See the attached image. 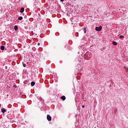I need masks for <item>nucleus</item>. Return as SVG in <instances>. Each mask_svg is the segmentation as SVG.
<instances>
[{"label":"nucleus","instance_id":"9d476101","mask_svg":"<svg viewBox=\"0 0 128 128\" xmlns=\"http://www.w3.org/2000/svg\"><path fill=\"white\" fill-rule=\"evenodd\" d=\"M112 44H114V46H116L118 44V43L116 42H113Z\"/></svg>","mask_w":128,"mask_h":128},{"label":"nucleus","instance_id":"20e7f679","mask_svg":"<svg viewBox=\"0 0 128 128\" xmlns=\"http://www.w3.org/2000/svg\"><path fill=\"white\" fill-rule=\"evenodd\" d=\"M2 114H4V112H6V108H3L1 110Z\"/></svg>","mask_w":128,"mask_h":128},{"label":"nucleus","instance_id":"ddd939ff","mask_svg":"<svg viewBox=\"0 0 128 128\" xmlns=\"http://www.w3.org/2000/svg\"><path fill=\"white\" fill-rule=\"evenodd\" d=\"M22 64L24 68H26V64H24V62H22Z\"/></svg>","mask_w":128,"mask_h":128},{"label":"nucleus","instance_id":"4468645a","mask_svg":"<svg viewBox=\"0 0 128 128\" xmlns=\"http://www.w3.org/2000/svg\"><path fill=\"white\" fill-rule=\"evenodd\" d=\"M84 34H86V28H84Z\"/></svg>","mask_w":128,"mask_h":128},{"label":"nucleus","instance_id":"dca6fc26","mask_svg":"<svg viewBox=\"0 0 128 128\" xmlns=\"http://www.w3.org/2000/svg\"><path fill=\"white\" fill-rule=\"evenodd\" d=\"M40 43L38 44V46H40Z\"/></svg>","mask_w":128,"mask_h":128},{"label":"nucleus","instance_id":"423d86ee","mask_svg":"<svg viewBox=\"0 0 128 128\" xmlns=\"http://www.w3.org/2000/svg\"><path fill=\"white\" fill-rule=\"evenodd\" d=\"M14 30H16H16H18V28L16 26H14Z\"/></svg>","mask_w":128,"mask_h":128},{"label":"nucleus","instance_id":"0eeeda50","mask_svg":"<svg viewBox=\"0 0 128 128\" xmlns=\"http://www.w3.org/2000/svg\"><path fill=\"white\" fill-rule=\"evenodd\" d=\"M0 50H4V46H0Z\"/></svg>","mask_w":128,"mask_h":128},{"label":"nucleus","instance_id":"f03ea898","mask_svg":"<svg viewBox=\"0 0 128 128\" xmlns=\"http://www.w3.org/2000/svg\"><path fill=\"white\" fill-rule=\"evenodd\" d=\"M102 26H100L99 27H96V32H100V30H102Z\"/></svg>","mask_w":128,"mask_h":128},{"label":"nucleus","instance_id":"9b49d317","mask_svg":"<svg viewBox=\"0 0 128 128\" xmlns=\"http://www.w3.org/2000/svg\"><path fill=\"white\" fill-rule=\"evenodd\" d=\"M18 20H22V16H20L18 18Z\"/></svg>","mask_w":128,"mask_h":128},{"label":"nucleus","instance_id":"6e6552de","mask_svg":"<svg viewBox=\"0 0 128 128\" xmlns=\"http://www.w3.org/2000/svg\"><path fill=\"white\" fill-rule=\"evenodd\" d=\"M36 84V82H31V86H34Z\"/></svg>","mask_w":128,"mask_h":128},{"label":"nucleus","instance_id":"f257e3e1","mask_svg":"<svg viewBox=\"0 0 128 128\" xmlns=\"http://www.w3.org/2000/svg\"><path fill=\"white\" fill-rule=\"evenodd\" d=\"M84 58H86V60H90V58H92V53L90 52H88L84 54Z\"/></svg>","mask_w":128,"mask_h":128},{"label":"nucleus","instance_id":"39448f33","mask_svg":"<svg viewBox=\"0 0 128 128\" xmlns=\"http://www.w3.org/2000/svg\"><path fill=\"white\" fill-rule=\"evenodd\" d=\"M24 12V8H22L20 10V12L22 14V12Z\"/></svg>","mask_w":128,"mask_h":128},{"label":"nucleus","instance_id":"2eb2a0df","mask_svg":"<svg viewBox=\"0 0 128 128\" xmlns=\"http://www.w3.org/2000/svg\"><path fill=\"white\" fill-rule=\"evenodd\" d=\"M124 38V36H120V38Z\"/></svg>","mask_w":128,"mask_h":128},{"label":"nucleus","instance_id":"1a4fd4ad","mask_svg":"<svg viewBox=\"0 0 128 128\" xmlns=\"http://www.w3.org/2000/svg\"><path fill=\"white\" fill-rule=\"evenodd\" d=\"M61 98L62 100H66V96H62Z\"/></svg>","mask_w":128,"mask_h":128},{"label":"nucleus","instance_id":"7ed1b4c3","mask_svg":"<svg viewBox=\"0 0 128 128\" xmlns=\"http://www.w3.org/2000/svg\"><path fill=\"white\" fill-rule=\"evenodd\" d=\"M47 120L48 122H50L52 120V116L49 114L47 115Z\"/></svg>","mask_w":128,"mask_h":128},{"label":"nucleus","instance_id":"a211bd4d","mask_svg":"<svg viewBox=\"0 0 128 128\" xmlns=\"http://www.w3.org/2000/svg\"><path fill=\"white\" fill-rule=\"evenodd\" d=\"M82 108H84V106H82Z\"/></svg>","mask_w":128,"mask_h":128},{"label":"nucleus","instance_id":"f3484780","mask_svg":"<svg viewBox=\"0 0 128 128\" xmlns=\"http://www.w3.org/2000/svg\"><path fill=\"white\" fill-rule=\"evenodd\" d=\"M64 0H60L61 2H64Z\"/></svg>","mask_w":128,"mask_h":128},{"label":"nucleus","instance_id":"f8f14e48","mask_svg":"<svg viewBox=\"0 0 128 128\" xmlns=\"http://www.w3.org/2000/svg\"><path fill=\"white\" fill-rule=\"evenodd\" d=\"M38 100H42V98L39 96L38 97Z\"/></svg>","mask_w":128,"mask_h":128}]
</instances>
